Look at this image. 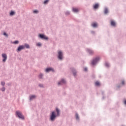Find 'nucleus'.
Segmentation results:
<instances>
[{
    "label": "nucleus",
    "mask_w": 126,
    "mask_h": 126,
    "mask_svg": "<svg viewBox=\"0 0 126 126\" xmlns=\"http://www.w3.org/2000/svg\"><path fill=\"white\" fill-rule=\"evenodd\" d=\"M56 112H57V115H56V113L53 111L52 112L51 115L50 116V120L51 121H54L56 117H59L60 116V110H59V109L56 108Z\"/></svg>",
    "instance_id": "f257e3e1"
},
{
    "label": "nucleus",
    "mask_w": 126,
    "mask_h": 126,
    "mask_svg": "<svg viewBox=\"0 0 126 126\" xmlns=\"http://www.w3.org/2000/svg\"><path fill=\"white\" fill-rule=\"evenodd\" d=\"M16 114L17 115L18 118L21 119L22 120H24V116L22 115V113L19 111H16Z\"/></svg>",
    "instance_id": "f03ea898"
},
{
    "label": "nucleus",
    "mask_w": 126,
    "mask_h": 126,
    "mask_svg": "<svg viewBox=\"0 0 126 126\" xmlns=\"http://www.w3.org/2000/svg\"><path fill=\"white\" fill-rule=\"evenodd\" d=\"M100 60V57H96L94 59L92 62V64L93 65H94V64H95V63L97 62H99Z\"/></svg>",
    "instance_id": "7ed1b4c3"
},
{
    "label": "nucleus",
    "mask_w": 126,
    "mask_h": 126,
    "mask_svg": "<svg viewBox=\"0 0 126 126\" xmlns=\"http://www.w3.org/2000/svg\"><path fill=\"white\" fill-rule=\"evenodd\" d=\"M2 58H3L2 62L3 63H5V62H6V60H7V55H6L5 54H2Z\"/></svg>",
    "instance_id": "20e7f679"
},
{
    "label": "nucleus",
    "mask_w": 126,
    "mask_h": 126,
    "mask_svg": "<svg viewBox=\"0 0 126 126\" xmlns=\"http://www.w3.org/2000/svg\"><path fill=\"white\" fill-rule=\"evenodd\" d=\"M39 37L41 39H44V40H48V38L44 34H39Z\"/></svg>",
    "instance_id": "39448f33"
},
{
    "label": "nucleus",
    "mask_w": 126,
    "mask_h": 126,
    "mask_svg": "<svg viewBox=\"0 0 126 126\" xmlns=\"http://www.w3.org/2000/svg\"><path fill=\"white\" fill-rule=\"evenodd\" d=\"M58 55L59 60H63V52L62 51L58 52Z\"/></svg>",
    "instance_id": "423d86ee"
},
{
    "label": "nucleus",
    "mask_w": 126,
    "mask_h": 126,
    "mask_svg": "<svg viewBox=\"0 0 126 126\" xmlns=\"http://www.w3.org/2000/svg\"><path fill=\"white\" fill-rule=\"evenodd\" d=\"M24 49H25V46L23 45H21L18 48V52H20L21 50H24Z\"/></svg>",
    "instance_id": "0eeeda50"
},
{
    "label": "nucleus",
    "mask_w": 126,
    "mask_h": 126,
    "mask_svg": "<svg viewBox=\"0 0 126 126\" xmlns=\"http://www.w3.org/2000/svg\"><path fill=\"white\" fill-rule=\"evenodd\" d=\"M65 83V80L62 79L61 82L58 83V85H62L63 84Z\"/></svg>",
    "instance_id": "6e6552de"
},
{
    "label": "nucleus",
    "mask_w": 126,
    "mask_h": 126,
    "mask_svg": "<svg viewBox=\"0 0 126 126\" xmlns=\"http://www.w3.org/2000/svg\"><path fill=\"white\" fill-rule=\"evenodd\" d=\"M54 71V69L52 68H46V70H45V71L46 72H49V71Z\"/></svg>",
    "instance_id": "1a4fd4ad"
},
{
    "label": "nucleus",
    "mask_w": 126,
    "mask_h": 126,
    "mask_svg": "<svg viewBox=\"0 0 126 126\" xmlns=\"http://www.w3.org/2000/svg\"><path fill=\"white\" fill-rule=\"evenodd\" d=\"M72 11H73V12H78L79 10L76 8H72Z\"/></svg>",
    "instance_id": "9d476101"
},
{
    "label": "nucleus",
    "mask_w": 126,
    "mask_h": 126,
    "mask_svg": "<svg viewBox=\"0 0 126 126\" xmlns=\"http://www.w3.org/2000/svg\"><path fill=\"white\" fill-rule=\"evenodd\" d=\"M88 52L89 53L90 55H93V54H94V51L91 49H88Z\"/></svg>",
    "instance_id": "9b49d317"
},
{
    "label": "nucleus",
    "mask_w": 126,
    "mask_h": 126,
    "mask_svg": "<svg viewBox=\"0 0 126 126\" xmlns=\"http://www.w3.org/2000/svg\"><path fill=\"white\" fill-rule=\"evenodd\" d=\"M99 7V4L96 3L94 5V9H96V8H98Z\"/></svg>",
    "instance_id": "f8f14e48"
},
{
    "label": "nucleus",
    "mask_w": 126,
    "mask_h": 126,
    "mask_svg": "<svg viewBox=\"0 0 126 126\" xmlns=\"http://www.w3.org/2000/svg\"><path fill=\"white\" fill-rule=\"evenodd\" d=\"M111 25H112V26H116V23L114 21H111Z\"/></svg>",
    "instance_id": "ddd939ff"
},
{
    "label": "nucleus",
    "mask_w": 126,
    "mask_h": 126,
    "mask_svg": "<svg viewBox=\"0 0 126 126\" xmlns=\"http://www.w3.org/2000/svg\"><path fill=\"white\" fill-rule=\"evenodd\" d=\"M92 26H93V27H97V23H93L92 24Z\"/></svg>",
    "instance_id": "4468645a"
},
{
    "label": "nucleus",
    "mask_w": 126,
    "mask_h": 126,
    "mask_svg": "<svg viewBox=\"0 0 126 126\" xmlns=\"http://www.w3.org/2000/svg\"><path fill=\"white\" fill-rule=\"evenodd\" d=\"M96 86H100V82L96 81L95 83Z\"/></svg>",
    "instance_id": "2eb2a0df"
},
{
    "label": "nucleus",
    "mask_w": 126,
    "mask_h": 126,
    "mask_svg": "<svg viewBox=\"0 0 126 126\" xmlns=\"http://www.w3.org/2000/svg\"><path fill=\"white\" fill-rule=\"evenodd\" d=\"M34 98H36V96H35V95H32L30 97V100H32V99H34Z\"/></svg>",
    "instance_id": "dca6fc26"
},
{
    "label": "nucleus",
    "mask_w": 126,
    "mask_h": 126,
    "mask_svg": "<svg viewBox=\"0 0 126 126\" xmlns=\"http://www.w3.org/2000/svg\"><path fill=\"white\" fill-rule=\"evenodd\" d=\"M108 9L107 8H105L104 9V13H105V14H107V13H108Z\"/></svg>",
    "instance_id": "f3484780"
},
{
    "label": "nucleus",
    "mask_w": 126,
    "mask_h": 126,
    "mask_svg": "<svg viewBox=\"0 0 126 126\" xmlns=\"http://www.w3.org/2000/svg\"><path fill=\"white\" fill-rule=\"evenodd\" d=\"M24 47H26V48H27V49H29L30 48V46H29V45L28 44H25V46Z\"/></svg>",
    "instance_id": "a211bd4d"
},
{
    "label": "nucleus",
    "mask_w": 126,
    "mask_h": 126,
    "mask_svg": "<svg viewBox=\"0 0 126 126\" xmlns=\"http://www.w3.org/2000/svg\"><path fill=\"white\" fill-rule=\"evenodd\" d=\"M19 43V41H18V40H16L13 42V44H18Z\"/></svg>",
    "instance_id": "6ab92c4d"
},
{
    "label": "nucleus",
    "mask_w": 126,
    "mask_h": 126,
    "mask_svg": "<svg viewBox=\"0 0 126 126\" xmlns=\"http://www.w3.org/2000/svg\"><path fill=\"white\" fill-rule=\"evenodd\" d=\"M49 2V0H46L44 1V4H47V3Z\"/></svg>",
    "instance_id": "aec40b11"
},
{
    "label": "nucleus",
    "mask_w": 126,
    "mask_h": 126,
    "mask_svg": "<svg viewBox=\"0 0 126 126\" xmlns=\"http://www.w3.org/2000/svg\"><path fill=\"white\" fill-rule=\"evenodd\" d=\"M36 46H38V47H41V43H38L37 44H36Z\"/></svg>",
    "instance_id": "412c9836"
},
{
    "label": "nucleus",
    "mask_w": 126,
    "mask_h": 126,
    "mask_svg": "<svg viewBox=\"0 0 126 126\" xmlns=\"http://www.w3.org/2000/svg\"><path fill=\"white\" fill-rule=\"evenodd\" d=\"M1 84L2 85V86H4L5 83L4 82H1Z\"/></svg>",
    "instance_id": "4be33fe9"
},
{
    "label": "nucleus",
    "mask_w": 126,
    "mask_h": 126,
    "mask_svg": "<svg viewBox=\"0 0 126 126\" xmlns=\"http://www.w3.org/2000/svg\"><path fill=\"white\" fill-rule=\"evenodd\" d=\"M39 12V11L37 10H35L34 11H33V13H38Z\"/></svg>",
    "instance_id": "5701e85b"
},
{
    "label": "nucleus",
    "mask_w": 126,
    "mask_h": 126,
    "mask_svg": "<svg viewBox=\"0 0 126 126\" xmlns=\"http://www.w3.org/2000/svg\"><path fill=\"white\" fill-rule=\"evenodd\" d=\"M3 35L4 36H6V37H8V34H7V33H6V32H4L3 33Z\"/></svg>",
    "instance_id": "b1692460"
},
{
    "label": "nucleus",
    "mask_w": 126,
    "mask_h": 126,
    "mask_svg": "<svg viewBox=\"0 0 126 126\" xmlns=\"http://www.w3.org/2000/svg\"><path fill=\"white\" fill-rule=\"evenodd\" d=\"M76 118L77 120H78V119H79V117H78V114H76Z\"/></svg>",
    "instance_id": "393cba45"
},
{
    "label": "nucleus",
    "mask_w": 126,
    "mask_h": 126,
    "mask_svg": "<svg viewBox=\"0 0 126 126\" xmlns=\"http://www.w3.org/2000/svg\"><path fill=\"white\" fill-rule=\"evenodd\" d=\"M14 12L13 11H11L10 13V15H14Z\"/></svg>",
    "instance_id": "a878e982"
},
{
    "label": "nucleus",
    "mask_w": 126,
    "mask_h": 126,
    "mask_svg": "<svg viewBox=\"0 0 126 126\" xmlns=\"http://www.w3.org/2000/svg\"><path fill=\"white\" fill-rule=\"evenodd\" d=\"M1 91H5V88L4 87H3L2 89H1Z\"/></svg>",
    "instance_id": "bb28decb"
},
{
    "label": "nucleus",
    "mask_w": 126,
    "mask_h": 126,
    "mask_svg": "<svg viewBox=\"0 0 126 126\" xmlns=\"http://www.w3.org/2000/svg\"><path fill=\"white\" fill-rule=\"evenodd\" d=\"M43 76V74H40V75H39V78H42V77Z\"/></svg>",
    "instance_id": "cd10ccee"
},
{
    "label": "nucleus",
    "mask_w": 126,
    "mask_h": 126,
    "mask_svg": "<svg viewBox=\"0 0 126 126\" xmlns=\"http://www.w3.org/2000/svg\"><path fill=\"white\" fill-rule=\"evenodd\" d=\"M122 84V85H125V81H123Z\"/></svg>",
    "instance_id": "c85d7f7f"
},
{
    "label": "nucleus",
    "mask_w": 126,
    "mask_h": 126,
    "mask_svg": "<svg viewBox=\"0 0 126 126\" xmlns=\"http://www.w3.org/2000/svg\"><path fill=\"white\" fill-rule=\"evenodd\" d=\"M84 71H87V68H84Z\"/></svg>",
    "instance_id": "c756f323"
},
{
    "label": "nucleus",
    "mask_w": 126,
    "mask_h": 126,
    "mask_svg": "<svg viewBox=\"0 0 126 126\" xmlns=\"http://www.w3.org/2000/svg\"><path fill=\"white\" fill-rule=\"evenodd\" d=\"M76 74V72H73V75H74V76H75Z\"/></svg>",
    "instance_id": "7c9ffc66"
},
{
    "label": "nucleus",
    "mask_w": 126,
    "mask_h": 126,
    "mask_svg": "<svg viewBox=\"0 0 126 126\" xmlns=\"http://www.w3.org/2000/svg\"><path fill=\"white\" fill-rule=\"evenodd\" d=\"M39 86H40V87H43V85H39Z\"/></svg>",
    "instance_id": "2f4dec72"
},
{
    "label": "nucleus",
    "mask_w": 126,
    "mask_h": 126,
    "mask_svg": "<svg viewBox=\"0 0 126 126\" xmlns=\"http://www.w3.org/2000/svg\"><path fill=\"white\" fill-rule=\"evenodd\" d=\"M124 104H125V105H126V100H125V101H124Z\"/></svg>",
    "instance_id": "473e14b6"
},
{
    "label": "nucleus",
    "mask_w": 126,
    "mask_h": 126,
    "mask_svg": "<svg viewBox=\"0 0 126 126\" xmlns=\"http://www.w3.org/2000/svg\"><path fill=\"white\" fill-rule=\"evenodd\" d=\"M106 65L107 66H109V65H108L107 63L106 64Z\"/></svg>",
    "instance_id": "72a5a7b5"
}]
</instances>
